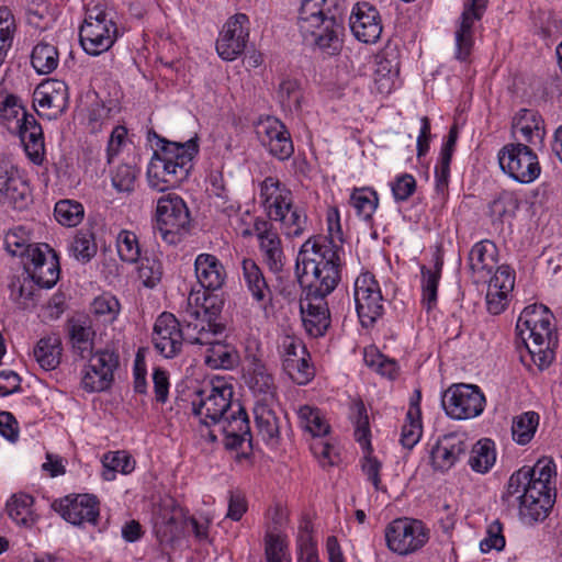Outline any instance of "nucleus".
Masks as SVG:
<instances>
[{"label":"nucleus","instance_id":"nucleus-1","mask_svg":"<svg viewBox=\"0 0 562 562\" xmlns=\"http://www.w3.org/2000/svg\"><path fill=\"white\" fill-rule=\"evenodd\" d=\"M340 250L333 239L312 236L297 254L295 274L301 288L306 290L305 302L301 303L302 321L312 337L324 336L330 325L324 299L340 281Z\"/></svg>","mask_w":562,"mask_h":562},{"label":"nucleus","instance_id":"nucleus-2","mask_svg":"<svg viewBox=\"0 0 562 562\" xmlns=\"http://www.w3.org/2000/svg\"><path fill=\"white\" fill-rule=\"evenodd\" d=\"M233 385L224 379L215 378L210 386L195 392L192 412L200 420L220 425L224 434V446L237 450L245 442L252 447L249 418L239 401H233Z\"/></svg>","mask_w":562,"mask_h":562},{"label":"nucleus","instance_id":"nucleus-3","mask_svg":"<svg viewBox=\"0 0 562 562\" xmlns=\"http://www.w3.org/2000/svg\"><path fill=\"white\" fill-rule=\"evenodd\" d=\"M555 463L541 458L535 465H525L508 479L502 501L509 504L512 497L519 504V517L529 525L543 521L555 503Z\"/></svg>","mask_w":562,"mask_h":562},{"label":"nucleus","instance_id":"nucleus-4","mask_svg":"<svg viewBox=\"0 0 562 562\" xmlns=\"http://www.w3.org/2000/svg\"><path fill=\"white\" fill-rule=\"evenodd\" d=\"M154 135L158 148L148 164L147 180L151 189L164 192L179 187L188 179L199 146L195 139L177 143Z\"/></svg>","mask_w":562,"mask_h":562},{"label":"nucleus","instance_id":"nucleus-5","mask_svg":"<svg viewBox=\"0 0 562 562\" xmlns=\"http://www.w3.org/2000/svg\"><path fill=\"white\" fill-rule=\"evenodd\" d=\"M117 37L119 27L114 12L102 1L89 4L79 27V42L82 49L91 56H99L108 52Z\"/></svg>","mask_w":562,"mask_h":562},{"label":"nucleus","instance_id":"nucleus-6","mask_svg":"<svg viewBox=\"0 0 562 562\" xmlns=\"http://www.w3.org/2000/svg\"><path fill=\"white\" fill-rule=\"evenodd\" d=\"M300 33L306 45L326 56H336L344 44L345 16L299 18Z\"/></svg>","mask_w":562,"mask_h":562},{"label":"nucleus","instance_id":"nucleus-7","mask_svg":"<svg viewBox=\"0 0 562 562\" xmlns=\"http://www.w3.org/2000/svg\"><path fill=\"white\" fill-rule=\"evenodd\" d=\"M189 209L178 194L168 193L157 201L156 231L168 245L180 243L190 226Z\"/></svg>","mask_w":562,"mask_h":562},{"label":"nucleus","instance_id":"nucleus-8","mask_svg":"<svg viewBox=\"0 0 562 562\" xmlns=\"http://www.w3.org/2000/svg\"><path fill=\"white\" fill-rule=\"evenodd\" d=\"M384 533L387 548L400 555L420 550L430 537L429 528L422 520L408 517L392 520Z\"/></svg>","mask_w":562,"mask_h":562},{"label":"nucleus","instance_id":"nucleus-9","mask_svg":"<svg viewBox=\"0 0 562 562\" xmlns=\"http://www.w3.org/2000/svg\"><path fill=\"white\" fill-rule=\"evenodd\" d=\"M502 170L519 183L535 181L541 171L537 155L525 144L505 145L498 153Z\"/></svg>","mask_w":562,"mask_h":562},{"label":"nucleus","instance_id":"nucleus-10","mask_svg":"<svg viewBox=\"0 0 562 562\" xmlns=\"http://www.w3.org/2000/svg\"><path fill=\"white\" fill-rule=\"evenodd\" d=\"M441 404L449 417L470 419L482 414L485 396L477 385L457 384L443 393Z\"/></svg>","mask_w":562,"mask_h":562},{"label":"nucleus","instance_id":"nucleus-11","mask_svg":"<svg viewBox=\"0 0 562 562\" xmlns=\"http://www.w3.org/2000/svg\"><path fill=\"white\" fill-rule=\"evenodd\" d=\"M353 296L361 325L366 328L373 326L384 313V299L373 274L364 272L356 279Z\"/></svg>","mask_w":562,"mask_h":562},{"label":"nucleus","instance_id":"nucleus-12","mask_svg":"<svg viewBox=\"0 0 562 562\" xmlns=\"http://www.w3.org/2000/svg\"><path fill=\"white\" fill-rule=\"evenodd\" d=\"M27 277L40 288H53L60 273L57 254L47 244H37L23 261Z\"/></svg>","mask_w":562,"mask_h":562},{"label":"nucleus","instance_id":"nucleus-13","mask_svg":"<svg viewBox=\"0 0 562 562\" xmlns=\"http://www.w3.org/2000/svg\"><path fill=\"white\" fill-rule=\"evenodd\" d=\"M350 418L355 425L356 440L368 450V456L364 457L362 470L367 479L373 484L376 491L381 490L380 471L382 464L376 458L370 456V425L367 408L362 401H357L351 406Z\"/></svg>","mask_w":562,"mask_h":562},{"label":"nucleus","instance_id":"nucleus-14","mask_svg":"<svg viewBox=\"0 0 562 562\" xmlns=\"http://www.w3.org/2000/svg\"><path fill=\"white\" fill-rule=\"evenodd\" d=\"M552 314H546L542 323L526 330V348L535 364L543 370L554 359L553 347L557 345V337L552 330Z\"/></svg>","mask_w":562,"mask_h":562},{"label":"nucleus","instance_id":"nucleus-15","mask_svg":"<svg viewBox=\"0 0 562 562\" xmlns=\"http://www.w3.org/2000/svg\"><path fill=\"white\" fill-rule=\"evenodd\" d=\"M248 22L246 14L238 13L224 24L216 41V50L224 60H234L245 50L249 36Z\"/></svg>","mask_w":562,"mask_h":562},{"label":"nucleus","instance_id":"nucleus-16","mask_svg":"<svg viewBox=\"0 0 562 562\" xmlns=\"http://www.w3.org/2000/svg\"><path fill=\"white\" fill-rule=\"evenodd\" d=\"M254 231L259 241V249L269 270L276 274L282 272L285 255L282 240L273 224L265 218H256Z\"/></svg>","mask_w":562,"mask_h":562},{"label":"nucleus","instance_id":"nucleus-17","mask_svg":"<svg viewBox=\"0 0 562 562\" xmlns=\"http://www.w3.org/2000/svg\"><path fill=\"white\" fill-rule=\"evenodd\" d=\"M186 341V328L181 329L179 321L170 313H162L155 323L153 344L165 358L176 357Z\"/></svg>","mask_w":562,"mask_h":562},{"label":"nucleus","instance_id":"nucleus-18","mask_svg":"<svg viewBox=\"0 0 562 562\" xmlns=\"http://www.w3.org/2000/svg\"><path fill=\"white\" fill-rule=\"evenodd\" d=\"M257 135L268 151L279 160H286L293 155L294 146L291 135L280 120L268 116L260 121Z\"/></svg>","mask_w":562,"mask_h":562},{"label":"nucleus","instance_id":"nucleus-19","mask_svg":"<svg viewBox=\"0 0 562 562\" xmlns=\"http://www.w3.org/2000/svg\"><path fill=\"white\" fill-rule=\"evenodd\" d=\"M53 508L72 525L95 524L99 517V502L94 495H68L53 503Z\"/></svg>","mask_w":562,"mask_h":562},{"label":"nucleus","instance_id":"nucleus-20","mask_svg":"<svg viewBox=\"0 0 562 562\" xmlns=\"http://www.w3.org/2000/svg\"><path fill=\"white\" fill-rule=\"evenodd\" d=\"M488 0H465L456 31V58L464 61L473 47V25L480 21L486 10Z\"/></svg>","mask_w":562,"mask_h":562},{"label":"nucleus","instance_id":"nucleus-21","mask_svg":"<svg viewBox=\"0 0 562 562\" xmlns=\"http://www.w3.org/2000/svg\"><path fill=\"white\" fill-rule=\"evenodd\" d=\"M469 448L467 435L450 432L440 437L430 451L431 464L437 471H448L465 454Z\"/></svg>","mask_w":562,"mask_h":562},{"label":"nucleus","instance_id":"nucleus-22","mask_svg":"<svg viewBox=\"0 0 562 562\" xmlns=\"http://www.w3.org/2000/svg\"><path fill=\"white\" fill-rule=\"evenodd\" d=\"M34 101L42 110H48L46 113L47 119L55 120L68 108V87L61 80H47L36 88L34 92Z\"/></svg>","mask_w":562,"mask_h":562},{"label":"nucleus","instance_id":"nucleus-23","mask_svg":"<svg viewBox=\"0 0 562 562\" xmlns=\"http://www.w3.org/2000/svg\"><path fill=\"white\" fill-rule=\"evenodd\" d=\"M20 121L15 131L19 133L24 151L34 165L42 166L46 155L42 126L33 114H23Z\"/></svg>","mask_w":562,"mask_h":562},{"label":"nucleus","instance_id":"nucleus-24","mask_svg":"<svg viewBox=\"0 0 562 562\" xmlns=\"http://www.w3.org/2000/svg\"><path fill=\"white\" fill-rule=\"evenodd\" d=\"M350 29L358 41L375 43L382 33L379 11L367 2L358 3L357 11L350 16Z\"/></svg>","mask_w":562,"mask_h":562},{"label":"nucleus","instance_id":"nucleus-25","mask_svg":"<svg viewBox=\"0 0 562 562\" xmlns=\"http://www.w3.org/2000/svg\"><path fill=\"white\" fill-rule=\"evenodd\" d=\"M260 198L269 217L268 221L294 203L292 191L276 177H267L260 183Z\"/></svg>","mask_w":562,"mask_h":562},{"label":"nucleus","instance_id":"nucleus-26","mask_svg":"<svg viewBox=\"0 0 562 562\" xmlns=\"http://www.w3.org/2000/svg\"><path fill=\"white\" fill-rule=\"evenodd\" d=\"M497 246L490 239L473 245L469 254V267L474 282H486L497 265Z\"/></svg>","mask_w":562,"mask_h":562},{"label":"nucleus","instance_id":"nucleus-27","mask_svg":"<svg viewBox=\"0 0 562 562\" xmlns=\"http://www.w3.org/2000/svg\"><path fill=\"white\" fill-rule=\"evenodd\" d=\"M194 271L200 285L206 291L221 289L226 280V270L212 254H200L194 260Z\"/></svg>","mask_w":562,"mask_h":562},{"label":"nucleus","instance_id":"nucleus-28","mask_svg":"<svg viewBox=\"0 0 562 562\" xmlns=\"http://www.w3.org/2000/svg\"><path fill=\"white\" fill-rule=\"evenodd\" d=\"M243 278L247 290L259 307L267 310L272 301V291L263 276L261 268L250 258H244L241 261Z\"/></svg>","mask_w":562,"mask_h":562},{"label":"nucleus","instance_id":"nucleus-29","mask_svg":"<svg viewBox=\"0 0 562 562\" xmlns=\"http://www.w3.org/2000/svg\"><path fill=\"white\" fill-rule=\"evenodd\" d=\"M247 384L255 396L261 403H269L276 398L277 385L272 373L267 366L258 359H255L249 369Z\"/></svg>","mask_w":562,"mask_h":562},{"label":"nucleus","instance_id":"nucleus-30","mask_svg":"<svg viewBox=\"0 0 562 562\" xmlns=\"http://www.w3.org/2000/svg\"><path fill=\"white\" fill-rule=\"evenodd\" d=\"M29 187L15 172L0 170V203L23 209L27 203Z\"/></svg>","mask_w":562,"mask_h":562},{"label":"nucleus","instance_id":"nucleus-31","mask_svg":"<svg viewBox=\"0 0 562 562\" xmlns=\"http://www.w3.org/2000/svg\"><path fill=\"white\" fill-rule=\"evenodd\" d=\"M269 222L279 223V228L286 238H296L303 236L308 231L310 226V221L305 209L295 203L281 212V214H278V216H274Z\"/></svg>","mask_w":562,"mask_h":562},{"label":"nucleus","instance_id":"nucleus-32","mask_svg":"<svg viewBox=\"0 0 562 562\" xmlns=\"http://www.w3.org/2000/svg\"><path fill=\"white\" fill-rule=\"evenodd\" d=\"M400 74V60L396 46L387 45L376 57L374 81L379 89L390 90Z\"/></svg>","mask_w":562,"mask_h":562},{"label":"nucleus","instance_id":"nucleus-33","mask_svg":"<svg viewBox=\"0 0 562 562\" xmlns=\"http://www.w3.org/2000/svg\"><path fill=\"white\" fill-rule=\"evenodd\" d=\"M254 415L256 428L262 440L270 445L277 443L280 437V423L269 403L257 402Z\"/></svg>","mask_w":562,"mask_h":562},{"label":"nucleus","instance_id":"nucleus-34","mask_svg":"<svg viewBox=\"0 0 562 562\" xmlns=\"http://www.w3.org/2000/svg\"><path fill=\"white\" fill-rule=\"evenodd\" d=\"M87 359H89V368L103 371L92 389H109L113 381L114 370L119 367V355L113 350L103 349L95 353L92 352Z\"/></svg>","mask_w":562,"mask_h":562},{"label":"nucleus","instance_id":"nucleus-35","mask_svg":"<svg viewBox=\"0 0 562 562\" xmlns=\"http://www.w3.org/2000/svg\"><path fill=\"white\" fill-rule=\"evenodd\" d=\"M541 119L537 113L529 110H521L519 116L515 119L513 128L519 133L522 138L530 144L541 143L544 136V128L541 127Z\"/></svg>","mask_w":562,"mask_h":562},{"label":"nucleus","instance_id":"nucleus-36","mask_svg":"<svg viewBox=\"0 0 562 562\" xmlns=\"http://www.w3.org/2000/svg\"><path fill=\"white\" fill-rule=\"evenodd\" d=\"M34 357L41 368L54 370L60 362L61 341L57 336H47L38 340L34 348Z\"/></svg>","mask_w":562,"mask_h":562},{"label":"nucleus","instance_id":"nucleus-37","mask_svg":"<svg viewBox=\"0 0 562 562\" xmlns=\"http://www.w3.org/2000/svg\"><path fill=\"white\" fill-rule=\"evenodd\" d=\"M204 362L211 369H233L238 363V355L233 346L217 340L206 348Z\"/></svg>","mask_w":562,"mask_h":562},{"label":"nucleus","instance_id":"nucleus-38","mask_svg":"<svg viewBox=\"0 0 562 562\" xmlns=\"http://www.w3.org/2000/svg\"><path fill=\"white\" fill-rule=\"evenodd\" d=\"M33 496L26 493L13 494L7 502L9 517L20 526L30 527L34 524L32 506Z\"/></svg>","mask_w":562,"mask_h":562},{"label":"nucleus","instance_id":"nucleus-39","mask_svg":"<svg viewBox=\"0 0 562 562\" xmlns=\"http://www.w3.org/2000/svg\"><path fill=\"white\" fill-rule=\"evenodd\" d=\"M345 0H302L299 18L345 16Z\"/></svg>","mask_w":562,"mask_h":562},{"label":"nucleus","instance_id":"nucleus-40","mask_svg":"<svg viewBox=\"0 0 562 562\" xmlns=\"http://www.w3.org/2000/svg\"><path fill=\"white\" fill-rule=\"evenodd\" d=\"M224 326L216 322H192V324H186V341L210 347L216 341L213 337L222 334Z\"/></svg>","mask_w":562,"mask_h":562},{"label":"nucleus","instance_id":"nucleus-41","mask_svg":"<svg viewBox=\"0 0 562 562\" xmlns=\"http://www.w3.org/2000/svg\"><path fill=\"white\" fill-rule=\"evenodd\" d=\"M350 204L360 218L372 224L373 214L379 205V196L371 188H355L350 194Z\"/></svg>","mask_w":562,"mask_h":562},{"label":"nucleus","instance_id":"nucleus-42","mask_svg":"<svg viewBox=\"0 0 562 562\" xmlns=\"http://www.w3.org/2000/svg\"><path fill=\"white\" fill-rule=\"evenodd\" d=\"M68 251L77 261L89 262L98 251L94 234L88 228L79 229L70 241Z\"/></svg>","mask_w":562,"mask_h":562},{"label":"nucleus","instance_id":"nucleus-43","mask_svg":"<svg viewBox=\"0 0 562 562\" xmlns=\"http://www.w3.org/2000/svg\"><path fill=\"white\" fill-rule=\"evenodd\" d=\"M59 63L57 48L48 43L41 42L34 46L31 54V64L40 75L53 72Z\"/></svg>","mask_w":562,"mask_h":562},{"label":"nucleus","instance_id":"nucleus-44","mask_svg":"<svg viewBox=\"0 0 562 562\" xmlns=\"http://www.w3.org/2000/svg\"><path fill=\"white\" fill-rule=\"evenodd\" d=\"M102 477L105 481H113L116 473L128 474L135 468V461L126 451H110L102 458Z\"/></svg>","mask_w":562,"mask_h":562},{"label":"nucleus","instance_id":"nucleus-45","mask_svg":"<svg viewBox=\"0 0 562 562\" xmlns=\"http://www.w3.org/2000/svg\"><path fill=\"white\" fill-rule=\"evenodd\" d=\"M23 114H29L20 99L10 93L0 92V122L10 131L18 130Z\"/></svg>","mask_w":562,"mask_h":562},{"label":"nucleus","instance_id":"nucleus-46","mask_svg":"<svg viewBox=\"0 0 562 562\" xmlns=\"http://www.w3.org/2000/svg\"><path fill=\"white\" fill-rule=\"evenodd\" d=\"M94 336L95 331L91 326L72 323L69 328V337L74 352L81 359L90 357L93 350Z\"/></svg>","mask_w":562,"mask_h":562},{"label":"nucleus","instance_id":"nucleus-47","mask_svg":"<svg viewBox=\"0 0 562 562\" xmlns=\"http://www.w3.org/2000/svg\"><path fill=\"white\" fill-rule=\"evenodd\" d=\"M416 395L417 401L412 403V407L406 415L409 423L404 424L401 434V443L407 449H412L419 441L422 436V425L419 420L420 409L418 405L420 392L416 391Z\"/></svg>","mask_w":562,"mask_h":562},{"label":"nucleus","instance_id":"nucleus-48","mask_svg":"<svg viewBox=\"0 0 562 562\" xmlns=\"http://www.w3.org/2000/svg\"><path fill=\"white\" fill-rule=\"evenodd\" d=\"M493 442L488 439L477 441L471 451L469 464L473 471L486 473L495 463Z\"/></svg>","mask_w":562,"mask_h":562},{"label":"nucleus","instance_id":"nucleus-49","mask_svg":"<svg viewBox=\"0 0 562 562\" xmlns=\"http://www.w3.org/2000/svg\"><path fill=\"white\" fill-rule=\"evenodd\" d=\"M297 416L301 427L313 437H322L329 432L330 426L326 423L319 409L304 405L299 408Z\"/></svg>","mask_w":562,"mask_h":562},{"label":"nucleus","instance_id":"nucleus-50","mask_svg":"<svg viewBox=\"0 0 562 562\" xmlns=\"http://www.w3.org/2000/svg\"><path fill=\"white\" fill-rule=\"evenodd\" d=\"M539 425V415L535 412H527L514 418L512 425L513 439L518 445H527L535 436Z\"/></svg>","mask_w":562,"mask_h":562},{"label":"nucleus","instance_id":"nucleus-51","mask_svg":"<svg viewBox=\"0 0 562 562\" xmlns=\"http://www.w3.org/2000/svg\"><path fill=\"white\" fill-rule=\"evenodd\" d=\"M56 221L66 227H75L83 218V205L75 200H60L56 203L54 209Z\"/></svg>","mask_w":562,"mask_h":562},{"label":"nucleus","instance_id":"nucleus-52","mask_svg":"<svg viewBox=\"0 0 562 562\" xmlns=\"http://www.w3.org/2000/svg\"><path fill=\"white\" fill-rule=\"evenodd\" d=\"M37 244L30 243L27 231L22 227L10 229L4 236V246L12 256H19L23 260L30 256L31 249Z\"/></svg>","mask_w":562,"mask_h":562},{"label":"nucleus","instance_id":"nucleus-53","mask_svg":"<svg viewBox=\"0 0 562 562\" xmlns=\"http://www.w3.org/2000/svg\"><path fill=\"white\" fill-rule=\"evenodd\" d=\"M441 266L442 263L437 262L435 270H430L425 266L422 267V303L424 306H426L427 311H430L437 303V292L440 280Z\"/></svg>","mask_w":562,"mask_h":562},{"label":"nucleus","instance_id":"nucleus-54","mask_svg":"<svg viewBox=\"0 0 562 562\" xmlns=\"http://www.w3.org/2000/svg\"><path fill=\"white\" fill-rule=\"evenodd\" d=\"M546 314H551L549 308L542 304H532L522 310L517 321V335L526 342V330L542 323Z\"/></svg>","mask_w":562,"mask_h":562},{"label":"nucleus","instance_id":"nucleus-55","mask_svg":"<svg viewBox=\"0 0 562 562\" xmlns=\"http://www.w3.org/2000/svg\"><path fill=\"white\" fill-rule=\"evenodd\" d=\"M117 254L121 260L135 263L140 258V247L135 233L121 231L116 238Z\"/></svg>","mask_w":562,"mask_h":562},{"label":"nucleus","instance_id":"nucleus-56","mask_svg":"<svg viewBox=\"0 0 562 562\" xmlns=\"http://www.w3.org/2000/svg\"><path fill=\"white\" fill-rule=\"evenodd\" d=\"M278 99L283 108L297 110L301 106L302 92L296 79L284 78L279 83Z\"/></svg>","mask_w":562,"mask_h":562},{"label":"nucleus","instance_id":"nucleus-57","mask_svg":"<svg viewBox=\"0 0 562 562\" xmlns=\"http://www.w3.org/2000/svg\"><path fill=\"white\" fill-rule=\"evenodd\" d=\"M34 284L29 277L13 279L9 284L10 299L20 307L27 308L34 301Z\"/></svg>","mask_w":562,"mask_h":562},{"label":"nucleus","instance_id":"nucleus-58","mask_svg":"<svg viewBox=\"0 0 562 562\" xmlns=\"http://www.w3.org/2000/svg\"><path fill=\"white\" fill-rule=\"evenodd\" d=\"M15 21L8 8H0V66L12 45Z\"/></svg>","mask_w":562,"mask_h":562},{"label":"nucleus","instance_id":"nucleus-59","mask_svg":"<svg viewBox=\"0 0 562 562\" xmlns=\"http://www.w3.org/2000/svg\"><path fill=\"white\" fill-rule=\"evenodd\" d=\"M308 357L310 355L297 360L288 361L285 368H283L290 379L299 385H305L314 378L315 370L308 362Z\"/></svg>","mask_w":562,"mask_h":562},{"label":"nucleus","instance_id":"nucleus-60","mask_svg":"<svg viewBox=\"0 0 562 562\" xmlns=\"http://www.w3.org/2000/svg\"><path fill=\"white\" fill-rule=\"evenodd\" d=\"M162 277L161 262L155 257H144L138 267V278L147 288L156 286Z\"/></svg>","mask_w":562,"mask_h":562},{"label":"nucleus","instance_id":"nucleus-61","mask_svg":"<svg viewBox=\"0 0 562 562\" xmlns=\"http://www.w3.org/2000/svg\"><path fill=\"white\" fill-rule=\"evenodd\" d=\"M91 310L105 322H113L120 312V303L114 295L103 293L93 300Z\"/></svg>","mask_w":562,"mask_h":562},{"label":"nucleus","instance_id":"nucleus-62","mask_svg":"<svg viewBox=\"0 0 562 562\" xmlns=\"http://www.w3.org/2000/svg\"><path fill=\"white\" fill-rule=\"evenodd\" d=\"M138 170L134 165L122 164L112 175V184L120 192H132L135 188Z\"/></svg>","mask_w":562,"mask_h":562},{"label":"nucleus","instance_id":"nucleus-63","mask_svg":"<svg viewBox=\"0 0 562 562\" xmlns=\"http://www.w3.org/2000/svg\"><path fill=\"white\" fill-rule=\"evenodd\" d=\"M364 361L383 376L394 379L397 374V363L381 353L366 351Z\"/></svg>","mask_w":562,"mask_h":562},{"label":"nucleus","instance_id":"nucleus-64","mask_svg":"<svg viewBox=\"0 0 562 562\" xmlns=\"http://www.w3.org/2000/svg\"><path fill=\"white\" fill-rule=\"evenodd\" d=\"M280 353L282 356V367L285 368L288 361L297 360L308 352L303 342L293 336H284L279 346Z\"/></svg>","mask_w":562,"mask_h":562}]
</instances>
